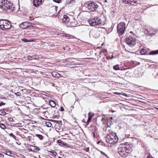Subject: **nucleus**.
Returning <instances> with one entry per match:
<instances>
[{
	"mask_svg": "<svg viewBox=\"0 0 158 158\" xmlns=\"http://www.w3.org/2000/svg\"><path fill=\"white\" fill-rule=\"evenodd\" d=\"M105 2H107V0H105Z\"/></svg>",
	"mask_w": 158,
	"mask_h": 158,
	"instance_id": "nucleus-55",
	"label": "nucleus"
},
{
	"mask_svg": "<svg viewBox=\"0 0 158 158\" xmlns=\"http://www.w3.org/2000/svg\"><path fill=\"white\" fill-rule=\"evenodd\" d=\"M0 127L3 129L5 130L6 129V126L5 125L2 123H0Z\"/></svg>",
	"mask_w": 158,
	"mask_h": 158,
	"instance_id": "nucleus-25",
	"label": "nucleus"
},
{
	"mask_svg": "<svg viewBox=\"0 0 158 158\" xmlns=\"http://www.w3.org/2000/svg\"><path fill=\"white\" fill-rule=\"evenodd\" d=\"M111 119H112V117H111Z\"/></svg>",
	"mask_w": 158,
	"mask_h": 158,
	"instance_id": "nucleus-56",
	"label": "nucleus"
},
{
	"mask_svg": "<svg viewBox=\"0 0 158 158\" xmlns=\"http://www.w3.org/2000/svg\"><path fill=\"white\" fill-rule=\"evenodd\" d=\"M49 103L50 105L51 106V107H55L56 106V103L53 100H49Z\"/></svg>",
	"mask_w": 158,
	"mask_h": 158,
	"instance_id": "nucleus-20",
	"label": "nucleus"
},
{
	"mask_svg": "<svg viewBox=\"0 0 158 158\" xmlns=\"http://www.w3.org/2000/svg\"><path fill=\"white\" fill-rule=\"evenodd\" d=\"M110 58H111V57H109V56H107V60H110Z\"/></svg>",
	"mask_w": 158,
	"mask_h": 158,
	"instance_id": "nucleus-49",
	"label": "nucleus"
},
{
	"mask_svg": "<svg viewBox=\"0 0 158 158\" xmlns=\"http://www.w3.org/2000/svg\"><path fill=\"white\" fill-rule=\"evenodd\" d=\"M54 121L56 123V124H59L60 123H61L62 122L61 121H60L55 120V121Z\"/></svg>",
	"mask_w": 158,
	"mask_h": 158,
	"instance_id": "nucleus-37",
	"label": "nucleus"
},
{
	"mask_svg": "<svg viewBox=\"0 0 158 158\" xmlns=\"http://www.w3.org/2000/svg\"><path fill=\"white\" fill-rule=\"evenodd\" d=\"M102 120L103 123H105L106 121L107 126L106 127H104L103 130L106 132L107 133L106 137V142L110 144H114L116 143L118 140V139L116 135V133L112 132L111 131L110 127L108 125V122H110V120L106 119L105 118H102Z\"/></svg>",
	"mask_w": 158,
	"mask_h": 158,
	"instance_id": "nucleus-1",
	"label": "nucleus"
},
{
	"mask_svg": "<svg viewBox=\"0 0 158 158\" xmlns=\"http://www.w3.org/2000/svg\"><path fill=\"white\" fill-rule=\"evenodd\" d=\"M22 40L25 43H27V42H31V41L30 40H27V39H22Z\"/></svg>",
	"mask_w": 158,
	"mask_h": 158,
	"instance_id": "nucleus-31",
	"label": "nucleus"
},
{
	"mask_svg": "<svg viewBox=\"0 0 158 158\" xmlns=\"http://www.w3.org/2000/svg\"><path fill=\"white\" fill-rule=\"evenodd\" d=\"M36 26L35 24H32L31 23V27H35Z\"/></svg>",
	"mask_w": 158,
	"mask_h": 158,
	"instance_id": "nucleus-43",
	"label": "nucleus"
},
{
	"mask_svg": "<svg viewBox=\"0 0 158 158\" xmlns=\"http://www.w3.org/2000/svg\"><path fill=\"white\" fill-rule=\"evenodd\" d=\"M9 135L10 137L13 138L15 139H16V137L12 133L9 134Z\"/></svg>",
	"mask_w": 158,
	"mask_h": 158,
	"instance_id": "nucleus-29",
	"label": "nucleus"
},
{
	"mask_svg": "<svg viewBox=\"0 0 158 158\" xmlns=\"http://www.w3.org/2000/svg\"><path fill=\"white\" fill-rule=\"evenodd\" d=\"M158 54V50L150 52L149 53V55H154Z\"/></svg>",
	"mask_w": 158,
	"mask_h": 158,
	"instance_id": "nucleus-22",
	"label": "nucleus"
},
{
	"mask_svg": "<svg viewBox=\"0 0 158 158\" xmlns=\"http://www.w3.org/2000/svg\"><path fill=\"white\" fill-rule=\"evenodd\" d=\"M70 26L71 27H75L77 26V22L76 20L74 19L70 22Z\"/></svg>",
	"mask_w": 158,
	"mask_h": 158,
	"instance_id": "nucleus-17",
	"label": "nucleus"
},
{
	"mask_svg": "<svg viewBox=\"0 0 158 158\" xmlns=\"http://www.w3.org/2000/svg\"><path fill=\"white\" fill-rule=\"evenodd\" d=\"M60 110L61 111H64V109L63 108V107H60Z\"/></svg>",
	"mask_w": 158,
	"mask_h": 158,
	"instance_id": "nucleus-41",
	"label": "nucleus"
},
{
	"mask_svg": "<svg viewBox=\"0 0 158 158\" xmlns=\"http://www.w3.org/2000/svg\"><path fill=\"white\" fill-rule=\"evenodd\" d=\"M51 153L54 156H56L57 154V153L55 151H53Z\"/></svg>",
	"mask_w": 158,
	"mask_h": 158,
	"instance_id": "nucleus-40",
	"label": "nucleus"
},
{
	"mask_svg": "<svg viewBox=\"0 0 158 158\" xmlns=\"http://www.w3.org/2000/svg\"><path fill=\"white\" fill-rule=\"evenodd\" d=\"M117 32L119 35H122L126 29V24L124 22L120 23L117 27Z\"/></svg>",
	"mask_w": 158,
	"mask_h": 158,
	"instance_id": "nucleus-6",
	"label": "nucleus"
},
{
	"mask_svg": "<svg viewBox=\"0 0 158 158\" xmlns=\"http://www.w3.org/2000/svg\"><path fill=\"white\" fill-rule=\"evenodd\" d=\"M31 26V23L27 22H23L19 25L20 27L23 29L30 27Z\"/></svg>",
	"mask_w": 158,
	"mask_h": 158,
	"instance_id": "nucleus-10",
	"label": "nucleus"
},
{
	"mask_svg": "<svg viewBox=\"0 0 158 158\" xmlns=\"http://www.w3.org/2000/svg\"><path fill=\"white\" fill-rule=\"evenodd\" d=\"M138 0H123V2L126 4H129L133 5V3H136Z\"/></svg>",
	"mask_w": 158,
	"mask_h": 158,
	"instance_id": "nucleus-13",
	"label": "nucleus"
},
{
	"mask_svg": "<svg viewBox=\"0 0 158 158\" xmlns=\"http://www.w3.org/2000/svg\"><path fill=\"white\" fill-rule=\"evenodd\" d=\"M133 158H139V156H134L133 157Z\"/></svg>",
	"mask_w": 158,
	"mask_h": 158,
	"instance_id": "nucleus-47",
	"label": "nucleus"
},
{
	"mask_svg": "<svg viewBox=\"0 0 158 158\" xmlns=\"http://www.w3.org/2000/svg\"><path fill=\"white\" fill-rule=\"evenodd\" d=\"M0 157L3 158L4 157V155L0 153Z\"/></svg>",
	"mask_w": 158,
	"mask_h": 158,
	"instance_id": "nucleus-42",
	"label": "nucleus"
},
{
	"mask_svg": "<svg viewBox=\"0 0 158 158\" xmlns=\"http://www.w3.org/2000/svg\"><path fill=\"white\" fill-rule=\"evenodd\" d=\"M57 143H59L60 145H65L66 143L63 141L61 140H58L57 141Z\"/></svg>",
	"mask_w": 158,
	"mask_h": 158,
	"instance_id": "nucleus-23",
	"label": "nucleus"
},
{
	"mask_svg": "<svg viewBox=\"0 0 158 158\" xmlns=\"http://www.w3.org/2000/svg\"><path fill=\"white\" fill-rule=\"evenodd\" d=\"M101 153L102 154L104 155L106 157H107V158H108V156L104 152H103L102 151H101Z\"/></svg>",
	"mask_w": 158,
	"mask_h": 158,
	"instance_id": "nucleus-36",
	"label": "nucleus"
},
{
	"mask_svg": "<svg viewBox=\"0 0 158 158\" xmlns=\"http://www.w3.org/2000/svg\"><path fill=\"white\" fill-rule=\"evenodd\" d=\"M57 7L56 6H55V10L56 11H57Z\"/></svg>",
	"mask_w": 158,
	"mask_h": 158,
	"instance_id": "nucleus-48",
	"label": "nucleus"
},
{
	"mask_svg": "<svg viewBox=\"0 0 158 158\" xmlns=\"http://www.w3.org/2000/svg\"><path fill=\"white\" fill-rule=\"evenodd\" d=\"M102 51H101L100 52V53H99V54H100V55L102 54Z\"/></svg>",
	"mask_w": 158,
	"mask_h": 158,
	"instance_id": "nucleus-52",
	"label": "nucleus"
},
{
	"mask_svg": "<svg viewBox=\"0 0 158 158\" xmlns=\"http://www.w3.org/2000/svg\"><path fill=\"white\" fill-rule=\"evenodd\" d=\"M33 5L36 7H38L42 3V0H33Z\"/></svg>",
	"mask_w": 158,
	"mask_h": 158,
	"instance_id": "nucleus-14",
	"label": "nucleus"
},
{
	"mask_svg": "<svg viewBox=\"0 0 158 158\" xmlns=\"http://www.w3.org/2000/svg\"><path fill=\"white\" fill-rule=\"evenodd\" d=\"M94 36L95 38H98L99 37V35H94Z\"/></svg>",
	"mask_w": 158,
	"mask_h": 158,
	"instance_id": "nucleus-44",
	"label": "nucleus"
},
{
	"mask_svg": "<svg viewBox=\"0 0 158 158\" xmlns=\"http://www.w3.org/2000/svg\"><path fill=\"white\" fill-rule=\"evenodd\" d=\"M6 113L4 111H1V113L0 114V115H5L6 114Z\"/></svg>",
	"mask_w": 158,
	"mask_h": 158,
	"instance_id": "nucleus-32",
	"label": "nucleus"
},
{
	"mask_svg": "<svg viewBox=\"0 0 158 158\" xmlns=\"http://www.w3.org/2000/svg\"><path fill=\"white\" fill-rule=\"evenodd\" d=\"M8 120L9 122H14V120L13 119L11 118H8Z\"/></svg>",
	"mask_w": 158,
	"mask_h": 158,
	"instance_id": "nucleus-34",
	"label": "nucleus"
},
{
	"mask_svg": "<svg viewBox=\"0 0 158 158\" xmlns=\"http://www.w3.org/2000/svg\"><path fill=\"white\" fill-rule=\"evenodd\" d=\"M46 124L47 127H50L52 126V124L51 122H47L46 123Z\"/></svg>",
	"mask_w": 158,
	"mask_h": 158,
	"instance_id": "nucleus-28",
	"label": "nucleus"
},
{
	"mask_svg": "<svg viewBox=\"0 0 158 158\" xmlns=\"http://www.w3.org/2000/svg\"><path fill=\"white\" fill-rule=\"evenodd\" d=\"M32 58H33L34 59H35L34 57H32V56H28L27 57V60H32Z\"/></svg>",
	"mask_w": 158,
	"mask_h": 158,
	"instance_id": "nucleus-30",
	"label": "nucleus"
},
{
	"mask_svg": "<svg viewBox=\"0 0 158 158\" xmlns=\"http://www.w3.org/2000/svg\"><path fill=\"white\" fill-rule=\"evenodd\" d=\"M28 149L30 151L36 152L39 151L40 149L37 146H35L32 145H29L28 147Z\"/></svg>",
	"mask_w": 158,
	"mask_h": 158,
	"instance_id": "nucleus-11",
	"label": "nucleus"
},
{
	"mask_svg": "<svg viewBox=\"0 0 158 158\" xmlns=\"http://www.w3.org/2000/svg\"><path fill=\"white\" fill-rule=\"evenodd\" d=\"M9 6H8L7 10H6L9 11H15V7L13 6V4L10 2V3L8 4Z\"/></svg>",
	"mask_w": 158,
	"mask_h": 158,
	"instance_id": "nucleus-12",
	"label": "nucleus"
},
{
	"mask_svg": "<svg viewBox=\"0 0 158 158\" xmlns=\"http://www.w3.org/2000/svg\"><path fill=\"white\" fill-rule=\"evenodd\" d=\"M53 1L57 3H60L61 2V0H53Z\"/></svg>",
	"mask_w": 158,
	"mask_h": 158,
	"instance_id": "nucleus-35",
	"label": "nucleus"
},
{
	"mask_svg": "<svg viewBox=\"0 0 158 158\" xmlns=\"http://www.w3.org/2000/svg\"><path fill=\"white\" fill-rule=\"evenodd\" d=\"M90 32H92L94 33H95V34H97V32L96 31H90Z\"/></svg>",
	"mask_w": 158,
	"mask_h": 158,
	"instance_id": "nucleus-45",
	"label": "nucleus"
},
{
	"mask_svg": "<svg viewBox=\"0 0 158 158\" xmlns=\"http://www.w3.org/2000/svg\"><path fill=\"white\" fill-rule=\"evenodd\" d=\"M35 136L38 138L40 140H43L44 138V136L42 135L38 134H35Z\"/></svg>",
	"mask_w": 158,
	"mask_h": 158,
	"instance_id": "nucleus-21",
	"label": "nucleus"
},
{
	"mask_svg": "<svg viewBox=\"0 0 158 158\" xmlns=\"http://www.w3.org/2000/svg\"><path fill=\"white\" fill-rule=\"evenodd\" d=\"M147 158H153L152 157H151V156H148Z\"/></svg>",
	"mask_w": 158,
	"mask_h": 158,
	"instance_id": "nucleus-51",
	"label": "nucleus"
},
{
	"mask_svg": "<svg viewBox=\"0 0 158 158\" xmlns=\"http://www.w3.org/2000/svg\"><path fill=\"white\" fill-rule=\"evenodd\" d=\"M126 42L130 47H132L136 44V40L131 37H129L126 38Z\"/></svg>",
	"mask_w": 158,
	"mask_h": 158,
	"instance_id": "nucleus-8",
	"label": "nucleus"
},
{
	"mask_svg": "<svg viewBox=\"0 0 158 158\" xmlns=\"http://www.w3.org/2000/svg\"><path fill=\"white\" fill-rule=\"evenodd\" d=\"M1 110H0V112H1Z\"/></svg>",
	"mask_w": 158,
	"mask_h": 158,
	"instance_id": "nucleus-58",
	"label": "nucleus"
},
{
	"mask_svg": "<svg viewBox=\"0 0 158 158\" xmlns=\"http://www.w3.org/2000/svg\"><path fill=\"white\" fill-rule=\"evenodd\" d=\"M15 94L16 95L18 96H20L21 95V93L20 92H18L16 93H15Z\"/></svg>",
	"mask_w": 158,
	"mask_h": 158,
	"instance_id": "nucleus-38",
	"label": "nucleus"
},
{
	"mask_svg": "<svg viewBox=\"0 0 158 158\" xmlns=\"http://www.w3.org/2000/svg\"><path fill=\"white\" fill-rule=\"evenodd\" d=\"M89 23L91 26H95L102 24V21L99 17H95L89 20Z\"/></svg>",
	"mask_w": 158,
	"mask_h": 158,
	"instance_id": "nucleus-5",
	"label": "nucleus"
},
{
	"mask_svg": "<svg viewBox=\"0 0 158 158\" xmlns=\"http://www.w3.org/2000/svg\"><path fill=\"white\" fill-rule=\"evenodd\" d=\"M5 103L3 102H1L0 103V106H3L5 105Z\"/></svg>",
	"mask_w": 158,
	"mask_h": 158,
	"instance_id": "nucleus-39",
	"label": "nucleus"
},
{
	"mask_svg": "<svg viewBox=\"0 0 158 158\" xmlns=\"http://www.w3.org/2000/svg\"><path fill=\"white\" fill-rule=\"evenodd\" d=\"M131 151V145L128 143L120 144L118 148V153L123 157H126Z\"/></svg>",
	"mask_w": 158,
	"mask_h": 158,
	"instance_id": "nucleus-2",
	"label": "nucleus"
},
{
	"mask_svg": "<svg viewBox=\"0 0 158 158\" xmlns=\"http://www.w3.org/2000/svg\"><path fill=\"white\" fill-rule=\"evenodd\" d=\"M157 31L158 30L157 29L152 27L148 28L146 30L147 35L151 37L155 35Z\"/></svg>",
	"mask_w": 158,
	"mask_h": 158,
	"instance_id": "nucleus-7",
	"label": "nucleus"
},
{
	"mask_svg": "<svg viewBox=\"0 0 158 158\" xmlns=\"http://www.w3.org/2000/svg\"><path fill=\"white\" fill-rule=\"evenodd\" d=\"M11 22L9 21L3 19L0 20V28L2 30H6L11 27Z\"/></svg>",
	"mask_w": 158,
	"mask_h": 158,
	"instance_id": "nucleus-4",
	"label": "nucleus"
},
{
	"mask_svg": "<svg viewBox=\"0 0 158 158\" xmlns=\"http://www.w3.org/2000/svg\"><path fill=\"white\" fill-rule=\"evenodd\" d=\"M91 135L93 137L95 138H97V134H96L95 132H93L91 134Z\"/></svg>",
	"mask_w": 158,
	"mask_h": 158,
	"instance_id": "nucleus-33",
	"label": "nucleus"
},
{
	"mask_svg": "<svg viewBox=\"0 0 158 158\" xmlns=\"http://www.w3.org/2000/svg\"><path fill=\"white\" fill-rule=\"evenodd\" d=\"M5 152L6 153L5 154L7 155L10 156H13L14 155V153L10 151L9 150H6Z\"/></svg>",
	"mask_w": 158,
	"mask_h": 158,
	"instance_id": "nucleus-18",
	"label": "nucleus"
},
{
	"mask_svg": "<svg viewBox=\"0 0 158 158\" xmlns=\"http://www.w3.org/2000/svg\"><path fill=\"white\" fill-rule=\"evenodd\" d=\"M93 116V114H91L90 113L89 114L88 118L87 121V125L91 121V119Z\"/></svg>",
	"mask_w": 158,
	"mask_h": 158,
	"instance_id": "nucleus-19",
	"label": "nucleus"
},
{
	"mask_svg": "<svg viewBox=\"0 0 158 158\" xmlns=\"http://www.w3.org/2000/svg\"><path fill=\"white\" fill-rule=\"evenodd\" d=\"M114 57L113 56V55H112L111 56V57L110 59H112Z\"/></svg>",
	"mask_w": 158,
	"mask_h": 158,
	"instance_id": "nucleus-50",
	"label": "nucleus"
},
{
	"mask_svg": "<svg viewBox=\"0 0 158 158\" xmlns=\"http://www.w3.org/2000/svg\"><path fill=\"white\" fill-rule=\"evenodd\" d=\"M114 94H117V95H119V94H120V93H118V92H114Z\"/></svg>",
	"mask_w": 158,
	"mask_h": 158,
	"instance_id": "nucleus-46",
	"label": "nucleus"
},
{
	"mask_svg": "<svg viewBox=\"0 0 158 158\" xmlns=\"http://www.w3.org/2000/svg\"><path fill=\"white\" fill-rule=\"evenodd\" d=\"M146 50L145 49L142 48L140 51V52L142 55H144L146 54Z\"/></svg>",
	"mask_w": 158,
	"mask_h": 158,
	"instance_id": "nucleus-26",
	"label": "nucleus"
},
{
	"mask_svg": "<svg viewBox=\"0 0 158 158\" xmlns=\"http://www.w3.org/2000/svg\"><path fill=\"white\" fill-rule=\"evenodd\" d=\"M88 9L91 12L97 11L99 7V3L98 2H90L87 4Z\"/></svg>",
	"mask_w": 158,
	"mask_h": 158,
	"instance_id": "nucleus-3",
	"label": "nucleus"
},
{
	"mask_svg": "<svg viewBox=\"0 0 158 158\" xmlns=\"http://www.w3.org/2000/svg\"><path fill=\"white\" fill-rule=\"evenodd\" d=\"M113 69L115 70H119L120 69L118 64L116 65L113 66Z\"/></svg>",
	"mask_w": 158,
	"mask_h": 158,
	"instance_id": "nucleus-27",
	"label": "nucleus"
},
{
	"mask_svg": "<svg viewBox=\"0 0 158 158\" xmlns=\"http://www.w3.org/2000/svg\"><path fill=\"white\" fill-rule=\"evenodd\" d=\"M10 2L7 0H4L0 3V8L2 9L3 10H7L8 6H9L8 4L10 3Z\"/></svg>",
	"mask_w": 158,
	"mask_h": 158,
	"instance_id": "nucleus-9",
	"label": "nucleus"
},
{
	"mask_svg": "<svg viewBox=\"0 0 158 158\" xmlns=\"http://www.w3.org/2000/svg\"><path fill=\"white\" fill-rule=\"evenodd\" d=\"M51 74L52 76L53 77L55 78H58L60 77H61V76L60 75L59 73L55 71H53L51 73Z\"/></svg>",
	"mask_w": 158,
	"mask_h": 158,
	"instance_id": "nucleus-16",
	"label": "nucleus"
},
{
	"mask_svg": "<svg viewBox=\"0 0 158 158\" xmlns=\"http://www.w3.org/2000/svg\"><path fill=\"white\" fill-rule=\"evenodd\" d=\"M69 19L67 15H65L63 16V18L62 19V22L66 24L69 23Z\"/></svg>",
	"mask_w": 158,
	"mask_h": 158,
	"instance_id": "nucleus-15",
	"label": "nucleus"
},
{
	"mask_svg": "<svg viewBox=\"0 0 158 158\" xmlns=\"http://www.w3.org/2000/svg\"><path fill=\"white\" fill-rule=\"evenodd\" d=\"M48 158H52L50 156L49 157H48Z\"/></svg>",
	"mask_w": 158,
	"mask_h": 158,
	"instance_id": "nucleus-54",
	"label": "nucleus"
},
{
	"mask_svg": "<svg viewBox=\"0 0 158 158\" xmlns=\"http://www.w3.org/2000/svg\"><path fill=\"white\" fill-rule=\"evenodd\" d=\"M65 135H66V134H65ZM67 135H68V134H67Z\"/></svg>",
	"mask_w": 158,
	"mask_h": 158,
	"instance_id": "nucleus-57",
	"label": "nucleus"
},
{
	"mask_svg": "<svg viewBox=\"0 0 158 158\" xmlns=\"http://www.w3.org/2000/svg\"><path fill=\"white\" fill-rule=\"evenodd\" d=\"M75 1L74 0H67L66 3L68 4H73L75 2Z\"/></svg>",
	"mask_w": 158,
	"mask_h": 158,
	"instance_id": "nucleus-24",
	"label": "nucleus"
},
{
	"mask_svg": "<svg viewBox=\"0 0 158 158\" xmlns=\"http://www.w3.org/2000/svg\"><path fill=\"white\" fill-rule=\"evenodd\" d=\"M58 158H62V157H58Z\"/></svg>",
	"mask_w": 158,
	"mask_h": 158,
	"instance_id": "nucleus-53",
	"label": "nucleus"
}]
</instances>
